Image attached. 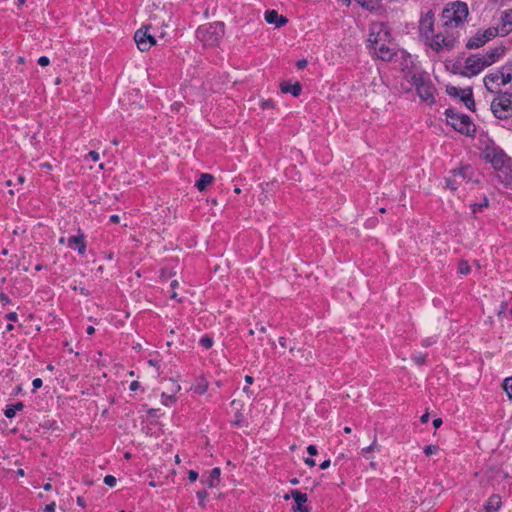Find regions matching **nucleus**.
<instances>
[{"label": "nucleus", "mask_w": 512, "mask_h": 512, "mask_svg": "<svg viewBox=\"0 0 512 512\" xmlns=\"http://www.w3.org/2000/svg\"><path fill=\"white\" fill-rule=\"evenodd\" d=\"M506 52L504 45L496 46L485 54H471L465 59L463 70L460 72L462 76L473 77L480 74L485 68L500 61Z\"/></svg>", "instance_id": "f257e3e1"}, {"label": "nucleus", "mask_w": 512, "mask_h": 512, "mask_svg": "<svg viewBox=\"0 0 512 512\" xmlns=\"http://www.w3.org/2000/svg\"><path fill=\"white\" fill-rule=\"evenodd\" d=\"M405 79L415 87L418 96L426 102L434 103L435 87L426 72H412L408 71L405 74Z\"/></svg>", "instance_id": "f03ea898"}, {"label": "nucleus", "mask_w": 512, "mask_h": 512, "mask_svg": "<svg viewBox=\"0 0 512 512\" xmlns=\"http://www.w3.org/2000/svg\"><path fill=\"white\" fill-rule=\"evenodd\" d=\"M483 83L486 89L491 93H502L501 89L506 84L512 85V60L506 62L498 70L487 74Z\"/></svg>", "instance_id": "7ed1b4c3"}, {"label": "nucleus", "mask_w": 512, "mask_h": 512, "mask_svg": "<svg viewBox=\"0 0 512 512\" xmlns=\"http://www.w3.org/2000/svg\"><path fill=\"white\" fill-rule=\"evenodd\" d=\"M224 35V24L222 22H214L202 25L196 30V38L204 47H212L218 44Z\"/></svg>", "instance_id": "20e7f679"}, {"label": "nucleus", "mask_w": 512, "mask_h": 512, "mask_svg": "<svg viewBox=\"0 0 512 512\" xmlns=\"http://www.w3.org/2000/svg\"><path fill=\"white\" fill-rule=\"evenodd\" d=\"M447 123L456 131L466 135L473 136L476 128L471 118L466 114L457 113L455 110L449 108L445 111Z\"/></svg>", "instance_id": "39448f33"}, {"label": "nucleus", "mask_w": 512, "mask_h": 512, "mask_svg": "<svg viewBox=\"0 0 512 512\" xmlns=\"http://www.w3.org/2000/svg\"><path fill=\"white\" fill-rule=\"evenodd\" d=\"M512 93H499L491 102V111L493 115L504 121L503 126L507 128V120L511 118Z\"/></svg>", "instance_id": "423d86ee"}, {"label": "nucleus", "mask_w": 512, "mask_h": 512, "mask_svg": "<svg viewBox=\"0 0 512 512\" xmlns=\"http://www.w3.org/2000/svg\"><path fill=\"white\" fill-rule=\"evenodd\" d=\"M468 6L464 2H454L443 11V18L446 26L457 27L463 23L468 16Z\"/></svg>", "instance_id": "0eeeda50"}, {"label": "nucleus", "mask_w": 512, "mask_h": 512, "mask_svg": "<svg viewBox=\"0 0 512 512\" xmlns=\"http://www.w3.org/2000/svg\"><path fill=\"white\" fill-rule=\"evenodd\" d=\"M484 158L487 162L491 163L496 170L504 172V169L509 167L510 158L501 148L486 147L484 150Z\"/></svg>", "instance_id": "6e6552de"}, {"label": "nucleus", "mask_w": 512, "mask_h": 512, "mask_svg": "<svg viewBox=\"0 0 512 512\" xmlns=\"http://www.w3.org/2000/svg\"><path fill=\"white\" fill-rule=\"evenodd\" d=\"M500 30L498 27H489L485 30H478L475 35L470 37L466 43L467 49H479L486 43L498 36Z\"/></svg>", "instance_id": "1a4fd4ad"}, {"label": "nucleus", "mask_w": 512, "mask_h": 512, "mask_svg": "<svg viewBox=\"0 0 512 512\" xmlns=\"http://www.w3.org/2000/svg\"><path fill=\"white\" fill-rule=\"evenodd\" d=\"M380 43H391V33L383 23H376L370 28L367 47L379 46Z\"/></svg>", "instance_id": "9d476101"}, {"label": "nucleus", "mask_w": 512, "mask_h": 512, "mask_svg": "<svg viewBox=\"0 0 512 512\" xmlns=\"http://www.w3.org/2000/svg\"><path fill=\"white\" fill-rule=\"evenodd\" d=\"M473 174L474 170L469 165L463 166L459 169H454L452 171V176L446 178V186L452 191H455L463 182L470 181L473 177Z\"/></svg>", "instance_id": "9b49d317"}, {"label": "nucleus", "mask_w": 512, "mask_h": 512, "mask_svg": "<svg viewBox=\"0 0 512 512\" xmlns=\"http://www.w3.org/2000/svg\"><path fill=\"white\" fill-rule=\"evenodd\" d=\"M135 43L140 51H148L152 46L157 45L155 37L149 32L148 27L140 28L134 35Z\"/></svg>", "instance_id": "f8f14e48"}, {"label": "nucleus", "mask_w": 512, "mask_h": 512, "mask_svg": "<svg viewBox=\"0 0 512 512\" xmlns=\"http://www.w3.org/2000/svg\"><path fill=\"white\" fill-rule=\"evenodd\" d=\"M434 31V14L432 11H428L423 15L419 22V32L425 39H431Z\"/></svg>", "instance_id": "ddd939ff"}, {"label": "nucleus", "mask_w": 512, "mask_h": 512, "mask_svg": "<svg viewBox=\"0 0 512 512\" xmlns=\"http://www.w3.org/2000/svg\"><path fill=\"white\" fill-rule=\"evenodd\" d=\"M454 46L455 39L445 37L441 33H438L431 38L430 47L436 52H440L443 49L452 50Z\"/></svg>", "instance_id": "4468645a"}, {"label": "nucleus", "mask_w": 512, "mask_h": 512, "mask_svg": "<svg viewBox=\"0 0 512 512\" xmlns=\"http://www.w3.org/2000/svg\"><path fill=\"white\" fill-rule=\"evenodd\" d=\"M391 43H380L379 46L369 48L370 51L383 61H391L396 55V51L390 46Z\"/></svg>", "instance_id": "2eb2a0df"}, {"label": "nucleus", "mask_w": 512, "mask_h": 512, "mask_svg": "<svg viewBox=\"0 0 512 512\" xmlns=\"http://www.w3.org/2000/svg\"><path fill=\"white\" fill-rule=\"evenodd\" d=\"M289 352L296 360H298L300 364H308L313 359L312 351L307 348L296 349L294 346H292L289 348Z\"/></svg>", "instance_id": "dca6fc26"}, {"label": "nucleus", "mask_w": 512, "mask_h": 512, "mask_svg": "<svg viewBox=\"0 0 512 512\" xmlns=\"http://www.w3.org/2000/svg\"><path fill=\"white\" fill-rule=\"evenodd\" d=\"M291 496L295 501V506L292 507L294 512H309L308 507L304 505V503H306L308 500L307 494L298 490H292Z\"/></svg>", "instance_id": "f3484780"}, {"label": "nucleus", "mask_w": 512, "mask_h": 512, "mask_svg": "<svg viewBox=\"0 0 512 512\" xmlns=\"http://www.w3.org/2000/svg\"><path fill=\"white\" fill-rule=\"evenodd\" d=\"M67 244L70 248L77 250L80 255L86 251L85 237L82 233L68 238Z\"/></svg>", "instance_id": "a211bd4d"}, {"label": "nucleus", "mask_w": 512, "mask_h": 512, "mask_svg": "<svg viewBox=\"0 0 512 512\" xmlns=\"http://www.w3.org/2000/svg\"><path fill=\"white\" fill-rule=\"evenodd\" d=\"M265 20L267 23L274 24L276 27H282L288 22V19L278 14L276 10H267L265 12Z\"/></svg>", "instance_id": "6ab92c4d"}, {"label": "nucleus", "mask_w": 512, "mask_h": 512, "mask_svg": "<svg viewBox=\"0 0 512 512\" xmlns=\"http://www.w3.org/2000/svg\"><path fill=\"white\" fill-rule=\"evenodd\" d=\"M501 31L503 35H507L512 30V9H507L501 13Z\"/></svg>", "instance_id": "aec40b11"}, {"label": "nucleus", "mask_w": 512, "mask_h": 512, "mask_svg": "<svg viewBox=\"0 0 512 512\" xmlns=\"http://www.w3.org/2000/svg\"><path fill=\"white\" fill-rule=\"evenodd\" d=\"M280 87L282 93H291L294 97H298L302 91V86L299 82L294 84L283 82Z\"/></svg>", "instance_id": "412c9836"}, {"label": "nucleus", "mask_w": 512, "mask_h": 512, "mask_svg": "<svg viewBox=\"0 0 512 512\" xmlns=\"http://www.w3.org/2000/svg\"><path fill=\"white\" fill-rule=\"evenodd\" d=\"M461 101L465 104V106L469 110L474 111V109H475V102H474V99H473L472 88L468 87V88H465L462 91Z\"/></svg>", "instance_id": "4be33fe9"}, {"label": "nucleus", "mask_w": 512, "mask_h": 512, "mask_svg": "<svg viewBox=\"0 0 512 512\" xmlns=\"http://www.w3.org/2000/svg\"><path fill=\"white\" fill-rule=\"evenodd\" d=\"M214 180L213 175L208 173L201 174L200 178L196 181L195 186L199 191H204L208 185H210Z\"/></svg>", "instance_id": "5701e85b"}, {"label": "nucleus", "mask_w": 512, "mask_h": 512, "mask_svg": "<svg viewBox=\"0 0 512 512\" xmlns=\"http://www.w3.org/2000/svg\"><path fill=\"white\" fill-rule=\"evenodd\" d=\"M501 506V498L499 495H492L489 497L485 509L487 512H496Z\"/></svg>", "instance_id": "b1692460"}, {"label": "nucleus", "mask_w": 512, "mask_h": 512, "mask_svg": "<svg viewBox=\"0 0 512 512\" xmlns=\"http://www.w3.org/2000/svg\"><path fill=\"white\" fill-rule=\"evenodd\" d=\"M220 474H221V470L218 467H215L211 470L210 475H209V481H208L209 487H214L218 484V482L220 480Z\"/></svg>", "instance_id": "393cba45"}, {"label": "nucleus", "mask_w": 512, "mask_h": 512, "mask_svg": "<svg viewBox=\"0 0 512 512\" xmlns=\"http://www.w3.org/2000/svg\"><path fill=\"white\" fill-rule=\"evenodd\" d=\"M375 450L379 451V446L377 445L376 439H374L373 443L370 446L365 447L361 450V455L369 459V454Z\"/></svg>", "instance_id": "a878e982"}, {"label": "nucleus", "mask_w": 512, "mask_h": 512, "mask_svg": "<svg viewBox=\"0 0 512 512\" xmlns=\"http://www.w3.org/2000/svg\"><path fill=\"white\" fill-rule=\"evenodd\" d=\"M503 389L506 392L509 400H512V377H507L503 381Z\"/></svg>", "instance_id": "bb28decb"}, {"label": "nucleus", "mask_w": 512, "mask_h": 512, "mask_svg": "<svg viewBox=\"0 0 512 512\" xmlns=\"http://www.w3.org/2000/svg\"><path fill=\"white\" fill-rule=\"evenodd\" d=\"M464 89L457 88L455 86H447L446 92L451 97H459L461 99L462 91Z\"/></svg>", "instance_id": "cd10ccee"}, {"label": "nucleus", "mask_w": 512, "mask_h": 512, "mask_svg": "<svg viewBox=\"0 0 512 512\" xmlns=\"http://www.w3.org/2000/svg\"><path fill=\"white\" fill-rule=\"evenodd\" d=\"M488 206V199L487 198H484L483 201L481 203H474V204H471L470 207H471V210L472 212L475 214L477 212H481L482 209L484 207H487Z\"/></svg>", "instance_id": "c85d7f7f"}, {"label": "nucleus", "mask_w": 512, "mask_h": 512, "mask_svg": "<svg viewBox=\"0 0 512 512\" xmlns=\"http://www.w3.org/2000/svg\"><path fill=\"white\" fill-rule=\"evenodd\" d=\"M199 343L205 349H210L213 346L214 342H213V339L210 336L204 335L203 337H201Z\"/></svg>", "instance_id": "c756f323"}, {"label": "nucleus", "mask_w": 512, "mask_h": 512, "mask_svg": "<svg viewBox=\"0 0 512 512\" xmlns=\"http://www.w3.org/2000/svg\"><path fill=\"white\" fill-rule=\"evenodd\" d=\"M458 272L461 274H468L470 272V266L466 261H460L458 264Z\"/></svg>", "instance_id": "7c9ffc66"}, {"label": "nucleus", "mask_w": 512, "mask_h": 512, "mask_svg": "<svg viewBox=\"0 0 512 512\" xmlns=\"http://www.w3.org/2000/svg\"><path fill=\"white\" fill-rule=\"evenodd\" d=\"M438 449L439 448L436 445H427L424 447V453L426 456H431L432 454H435Z\"/></svg>", "instance_id": "2f4dec72"}, {"label": "nucleus", "mask_w": 512, "mask_h": 512, "mask_svg": "<svg viewBox=\"0 0 512 512\" xmlns=\"http://www.w3.org/2000/svg\"><path fill=\"white\" fill-rule=\"evenodd\" d=\"M208 497V493L205 490L197 492V498L199 499V505L205 506V500Z\"/></svg>", "instance_id": "473e14b6"}, {"label": "nucleus", "mask_w": 512, "mask_h": 512, "mask_svg": "<svg viewBox=\"0 0 512 512\" xmlns=\"http://www.w3.org/2000/svg\"><path fill=\"white\" fill-rule=\"evenodd\" d=\"M116 482H117V480L113 475H106L104 477V483L107 486L114 487L116 485Z\"/></svg>", "instance_id": "72a5a7b5"}, {"label": "nucleus", "mask_w": 512, "mask_h": 512, "mask_svg": "<svg viewBox=\"0 0 512 512\" xmlns=\"http://www.w3.org/2000/svg\"><path fill=\"white\" fill-rule=\"evenodd\" d=\"M176 398L173 395L162 394V403L168 406L170 403L175 402Z\"/></svg>", "instance_id": "f704fd0d"}, {"label": "nucleus", "mask_w": 512, "mask_h": 512, "mask_svg": "<svg viewBox=\"0 0 512 512\" xmlns=\"http://www.w3.org/2000/svg\"><path fill=\"white\" fill-rule=\"evenodd\" d=\"M412 360L417 364V365H422L425 363L426 361V356L423 355V354H418V355H413L412 356Z\"/></svg>", "instance_id": "c9c22d12"}, {"label": "nucleus", "mask_w": 512, "mask_h": 512, "mask_svg": "<svg viewBox=\"0 0 512 512\" xmlns=\"http://www.w3.org/2000/svg\"><path fill=\"white\" fill-rule=\"evenodd\" d=\"M15 414H16V412L14 411V408L12 407V405H8L6 407V409L4 410V415L9 419L13 418L15 416Z\"/></svg>", "instance_id": "e433bc0d"}, {"label": "nucleus", "mask_w": 512, "mask_h": 512, "mask_svg": "<svg viewBox=\"0 0 512 512\" xmlns=\"http://www.w3.org/2000/svg\"><path fill=\"white\" fill-rule=\"evenodd\" d=\"M5 318L11 322L18 321V315L16 312H10V313L6 314Z\"/></svg>", "instance_id": "4c0bfd02"}, {"label": "nucleus", "mask_w": 512, "mask_h": 512, "mask_svg": "<svg viewBox=\"0 0 512 512\" xmlns=\"http://www.w3.org/2000/svg\"><path fill=\"white\" fill-rule=\"evenodd\" d=\"M49 63H50V60H49V58H48V57H46V56H41V57L38 59V64H39L40 66L45 67V66H48V65H49Z\"/></svg>", "instance_id": "58836bf2"}, {"label": "nucleus", "mask_w": 512, "mask_h": 512, "mask_svg": "<svg viewBox=\"0 0 512 512\" xmlns=\"http://www.w3.org/2000/svg\"><path fill=\"white\" fill-rule=\"evenodd\" d=\"M88 157L94 162L98 161L100 158L99 153L94 150L88 153Z\"/></svg>", "instance_id": "ea45409f"}, {"label": "nucleus", "mask_w": 512, "mask_h": 512, "mask_svg": "<svg viewBox=\"0 0 512 512\" xmlns=\"http://www.w3.org/2000/svg\"><path fill=\"white\" fill-rule=\"evenodd\" d=\"M72 289L74 291H79L84 296H89L90 295V292L86 288H84V287L78 288L77 286H73Z\"/></svg>", "instance_id": "a19ab883"}, {"label": "nucleus", "mask_w": 512, "mask_h": 512, "mask_svg": "<svg viewBox=\"0 0 512 512\" xmlns=\"http://www.w3.org/2000/svg\"><path fill=\"white\" fill-rule=\"evenodd\" d=\"M43 382L40 378H35L32 382L33 390L39 389L42 386Z\"/></svg>", "instance_id": "79ce46f5"}, {"label": "nucleus", "mask_w": 512, "mask_h": 512, "mask_svg": "<svg viewBox=\"0 0 512 512\" xmlns=\"http://www.w3.org/2000/svg\"><path fill=\"white\" fill-rule=\"evenodd\" d=\"M198 478V473L194 470H190L189 473H188V479L191 481V482H194L196 481Z\"/></svg>", "instance_id": "37998d69"}, {"label": "nucleus", "mask_w": 512, "mask_h": 512, "mask_svg": "<svg viewBox=\"0 0 512 512\" xmlns=\"http://www.w3.org/2000/svg\"><path fill=\"white\" fill-rule=\"evenodd\" d=\"M308 62L306 59H301V60H298L297 63H296V67L298 69H304L306 66H307Z\"/></svg>", "instance_id": "c03bdc74"}, {"label": "nucleus", "mask_w": 512, "mask_h": 512, "mask_svg": "<svg viewBox=\"0 0 512 512\" xmlns=\"http://www.w3.org/2000/svg\"><path fill=\"white\" fill-rule=\"evenodd\" d=\"M0 302H2L4 305L10 303V298L5 293H0Z\"/></svg>", "instance_id": "a18cd8bd"}, {"label": "nucleus", "mask_w": 512, "mask_h": 512, "mask_svg": "<svg viewBox=\"0 0 512 512\" xmlns=\"http://www.w3.org/2000/svg\"><path fill=\"white\" fill-rule=\"evenodd\" d=\"M307 452L311 455V456H314L317 454V448L315 445H309L307 447Z\"/></svg>", "instance_id": "49530a36"}, {"label": "nucleus", "mask_w": 512, "mask_h": 512, "mask_svg": "<svg viewBox=\"0 0 512 512\" xmlns=\"http://www.w3.org/2000/svg\"><path fill=\"white\" fill-rule=\"evenodd\" d=\"M55 507H56L55 503L52 502V503L46 505L44 512H55Z\"/></svg>", "instance_id": "de8ad7c7"}, {"label": "nucleus", "mask_w": 512, "mask_h": 512, "mask_svg": "<svg viewBox=\"0 0 512 512\" xmlns=\"http://www.w3.org/2000/svg\"><path fill=\"white\" fill-rule=\"evenodd\" d=\"M12 407L14 408V411L17 412L23 410L24 404L22 402H17L13 404Z\"/></svg>", "instance_id": "09e8293b"}, {"label": "nucleus", "mask_w": 512, "mask_h": 512, "mask_svg": "<svg viewBox=\"0 0 512 512\" xmlns=\"http://www.w3.org/2000/svg\"><path fill=\"white\" fill-rule=\"evenodd\" d=\"M139 387H140V384H139V382H138V381H132V382L130 383L129 389H130L131 391H136Z\"/></svg>", "instance_id": "8fccbe9b"}, {"label": "nucleus", "mask_w": 512, "mask_h": 512, "mask_svg": "<svg viewBox=\"0 0 512 512\" xmlns=\"http://www.w3.org/2000/svg\"><path fill=\"white\" fill-rule=\"evenodd\" d=\"M109 221L113 224H118L120 222V217L118 215H111Z\"/></svg>", "instance_id": "3c124183"}, {"label": "nucleus", "mask_w": 512, "mask_h": 512, "mask_svg": "<svg viewBox=\"0 0 512 512\" xmlns=\"http://www.w3.org/2000/svg\"><path fill=\"white\" fill-rule=\"evenodd\" d=\"M305 464L310 466V467H314L316 465V462L313 458H306L304 460Z\"/></svg>", "instance_id": "603ef678"}, {"label": "nucleus", "mask_w": 512, "mask_h": 512, "mask_svg": "<svg viewBox=\"0 0 512 512\" xmlns=\"http://www.w3.org/2000/svg\"><path fill=\"white\" fill-rule=\"evenodd\" d=\"M441 425H442V419L441 418H436V419L433 420V426L435 428H439Z\"/></svg>", "instance_id": "864d4df0"}, {"label": "nucleus", "mask_w": 512, "mask_h": 512, "mask_svg": "<svg viewBox=\"0 0 512 512\" xmlns=\"http://www.w3.org/2000/svg\"><path fill=\"white\" fill-rule=\"evenodd\" d=\"M329 466H330V460H329V459H328V460L323 461V462L320 464V468H321V469H323V470H324V469H327Z\"/></svg>", "instance_id": "5fc2aeb1"}, {"label": "nucleus", "mask_w": 512, "mask_h": 512, "mask_svg": "<svg viewBox=\"0 0 512 512\" xmlns=\"http://www.w3.org/2000/svg\"><path fill=\"white\" fill-rule=\"evenodd\" d=\"M279 344H280V346L286 348L287 347V340H286V338L285 337H280L279 338Z\"/></svg>", "instance_id": "6e6d98bb"}, {"label": "nucleus", "mask_w": 512, "mask_h": 512, "mask_svg": "<svg viewBox=\"0 0 512 512\" xmlns=\"http://www.w3.org/2000/svg\"><path fill=\"white\" fill-rule=\"evenodd\" d=\"M420 421H421L422 423H427V422L429 421V414H428V413L423 414V415L421 416V418H420Z\"/></svg>", "instance_id": "4d7b16f0"}, {"label": "nucleus", "mask_w": 512, "mask_h": 512, "mask_svg": "<svg viewBox=\"0 0 512 512\" xmlns=\"http://www.w3.org/2000/svg\"><path fill=\"white\" fill-rule=\"evenodd\" d=\"M148 364H149V365H151V366H153V367H158L159 361H158V360H156V359H150V360L148 361Z\"/></svg>", "instance_id": "13d9d810"}, {"label": "nucleus", "mask_w": 512, "mask_h": 512, "mask_svg": "<svg viewBox=\"0 0 512 512\" xmlns=\"http://www.w3.org/2000/svg\"><path fill=\"white\" fill-rule=\"evenodd\" d=\"M86 333L88 335H93L95 333V328L93 326H88L86 329Z\"/></svg>", "instance_id": "bf43d9fd"}, {"label": "nucleus", "mask_w": 512, "mask_h": 512, "mask_svg": "<svg viewBox=\"0 0 512 512\" xmlns=\"http://www.w3.org/2000/svg\"><path fill=\"white\" fill-rule=\"evenodd\" d=\"M253 381H254V378H253L252 376H250V375H246V376H245V382H246L247 384H252V383H253Z\"/></svg>", "instance_id": "052dcab7"}, {"label": "nucleus", "mask_w": 512, "mask_h": 512, "mask_svg": "<svg viewBox=\"0 0 512 512\" xmlns=\"http://www.w3.org/2000/svg\"><path fill=\"white\" fill-rule=\"evenodd\" d=\"M77 503H78L79 506L85 507V502H84V499L82 497H78L77 498Z\"/></svg>", "instance_id": "680f3d73"}, {"label": "nucleus", "mask_w": 512, "mask_h": 512, "mask_svg": "<svg viewBox=\"0 0 512 512\" xmlns=\"http://www.w3.org/2000/svg\"><path fill=\"white\" fill-rule=\"evenodd\" d=\"M16 474L20 477H23L25 475V472L23 469L19 468L17 471H16Z\"/></svg>", "instance_id": "e2e57ef3"}, {"label": "nucleus", "mask_w": 512, "mask_h": 512, "mask_svg": "<svg viewBox=\"0 0 512 512\" xmlns=\"http://www.w3.org/2000/svg\"><path fill=\"white\" fill-rule=\"evenodd\" d=\"M257 329H258V331L260 333H265L266 332V327L264 325H260Z\"/></svg>", "instance_id": "0e129e2a"}, {"label": "nucleus", "mask_w": 512, "mask_h": 512, "mask_svg": "<svg viewBox=\"0 0 512 512\" xmlns=\"http://www.w3.org/2000/svg\"><path fill=\"white\" fill-rule=\"evenodd\" d=\"M44 490L46 491H50L52 489V485L50 483H46L44 486H43Z\"/></svg>", "instance_id": "69168bd1"}, {"label": "nucleus", "mask_w": 512, "mask_h": 512, "mask_svg": "<svg viewBox=\"0 0 512 512\" xmlns=\"http://www.w3.org/2000/svg\"><path fill=\"white\" fill-rule=\"evenodd\" d=\"M17 62H18L19 64H24V63H25V58H24L23 56H19V57L17 58Z\"/></svg>", "instance_id": "338daca9"}, {"label": "nucleus", "mask_w": 512, "mask_h": 512, "mask_svg": "<svg viewBox=\"0 0 512 512\" xmlns=\"http://www.w3.org/2000/svg\"><path fill=\"white\" fill-rule=\"evenodd\" d=\"M13 329H14L13 324L10 323V324L6 325V331H12Z\"/></svg>", "instance_id": "774afa93"}]
</instances>
